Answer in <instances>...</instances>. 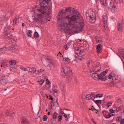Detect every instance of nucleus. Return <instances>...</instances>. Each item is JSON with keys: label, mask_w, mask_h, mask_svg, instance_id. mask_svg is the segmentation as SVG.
<instances>
[{"label": "nucleus", "mask_w": 124, "mask_h": 124, "mask_svg": "<svg viewBox=\"0 0 124 124\" xmlns=\"http://www.w3.org/2000/svg\"><path fill=\"white\" fill-rule=\"evenodd\" d=\"M77 57L78 58V59H79L81 60H82L83 58H84V57L82 56L79 57V56H78V57Z\"/></svg>", "instance_id": "55"}, {"label": "nucleus", "mask_w": 124, "mask_h": 124, "mask_svg": "<svg viewBox=\"0 0 124 124\" xmlns=\"http://www.w3.org/2000/svg\"><path fill=\"white\" fill-rule=\"evenodd\" d=\"M108 71V70L107 69H106L105 71H103V73H105V74H106V73H107Z\"/></svg>", "instance_id": "63"}, {"label": "nucleus", "mask_w": 124, "mask_h": 124, "mask_svg": "<svg viewBox=\"0 0 124 124\" xmlns=\"http://www.w3.org/2000/svg\"><path fill=\"white\" fill-rule=\"evenodd\" d=\"M102 17L103 18V19L102 20H103V22H104V23H105V22H106V20L105 19V18L106 17V16H105L104 17H103V16H102Z\"/></svg>", "instance_id": "50"}, {"label": "nucleus", "mask_w": 124, "mask_h": 124, "mask_svg": "<svg viewBox=\"0 0 124 124\" xmlns=\"http://www.w3.org/2000/svg\"><path fill=\"white\" fill-rule=\"evenodd\" d=\"M27 69L28 72L32 73V74L34 73L36 71V69L34 68H31L30 67H27Z\"/></svg>", "instance_id": "12"}, {"label": "nucleus", "mask_w": 124, "mask_h": 124, "mask_svg": "<svg viewBox=\"0 0 124 124\" xmlns=\"http://www.w3.org/2000/svg\"><path fill=\"white\" fill-rule=\"evenodd\" d=\"M112 76H114V77H115L117 76L116 75V74L115 73H113V74H112Z\"/></svg>", "instance_id": "59"}, {"label": "nucleus", "mask_w": 124, "mask_h": 124, "mask_svg": "<svg viewBox=\"0 0 124 124\" xmlns=\"http://www.w3.org/2000/svg\"><path fill=\"white\" fill-rule=\"evenodd\" d=\"M100 39H101L100 38H98V39L96 40V41L97 43H98L100 42Z\"/></svg>", "instance_id": "57"}, {"label": "nucleus", "mask_w": 124, "mask_h": 124, "mask_svg": "<svg viewBox=\"0 0 124 124\" xmlns=\"http://www.w3.org/2000/svg\"><path fill=\"white\" fill-rule=\"evenodd\" d=\"M48 118L47 116L46 115H44L43 116V120L44 121H46Z\"/></svg>", "instance_id": "33"}, {"label": "nucleus", "mask_w": 124, "mask_h": 124, "mask_svg": "<svg viewBox=\"0 0 124 124\" xmlns=\"http://www.w3.org/2000/svg\"><path fill=\"white\" fill-rule=\"evenodd\" d=\"M15 114V112H13L12 110H9L6 112V116H9L10 117H13Z\"/></svg>", "instance_id": "11"}, {"label": "nucleus", "mask_w": 124, "mask_h": 124, "mask_svg": "<svg viewBox=\"0 0 124 124\" xmlns=\"http://www.w3.org/2000/svg\"><path fill=\"white\" fill-rule=\"evenodd\" d=\"M109 111L110 113H113L114 112V110H113L112 109H111L109 110Z\"/></svg>", "instance_id": "53"}, {"label": "nucleus", "mask_w": 124, "mask_h": 124, "mask_svg": "<svg viewBox=\"0 0 124 124\" xmlns=\"http://www.w3.org/2000/svg\"><path fill=\"white\" fill-rule=\"evenodd\" d=\"M101 44H99L97 46L96 49L98 50L101 49L102 48L101 47Z\"/></svg>", "instance_id": "42"}, {"label": "nucleus", "mask_w": 124, "mask_h": 124, "mask_svg": "<svg viewBox=\"0 0 124 124\" xmlns=\"http://www.w3.org/2000/svg\"><path fill=\"white\" fill-rule=\"evenodd\" d=\"M113 83L111 82L108 83V85L111 87H113L114 85V82Z\"/></svg>", "instance_id": "34"}, {"label": "nucleus", "mask_w": 124, "mask_h": 124, "mask_svg": "<svg viewBox=\"0 0 124 124\" xmlns=\"http://www.w3.org/2000/svg\"><path fill=\"white\" fill-rule=\"evenodd\" d=\"M11 32V28L9 27H5L4 32V34L5 33H10Z\"/></svg>", "instance_id": "16"}, {"label": "nucleus", "mask_w": 124, "mask_h": 124, "mask_svg": "<svg viewBox=\"0 0 124 124\" xmlns=\"http://www.w3.org/2000/svg\"><path fill=\"white\" fill-rule=\"evenodd\" d=\"M82 51H81V52H80L79 53V54H78V56H79V57H81L82 55V54H81V53H82Z\"/></svg>", "instance_id": "60"}, {"label": "nucleus", "mask_w": 124, "mask_h": 124, "mask_svg": "<svg viewBox=\"0 0 124 124\" xmlns=\"http://www.w3.org/2000/svg\"><path fill=\"white\" fill-rule=\"evenodd\" d=\"M92 100L96 104H97L98 103H101L102 101L100 100H94L93 99H92Z\"/></svg>", "instance_id": "26"}, {"label": "nucleus", "mask_w": 124, "mask_h": 124, "mask_svg": "<svg viewBox=\"0 0 124 124\" xmlns=\"http://www.w3.org/2000/svg\"><path fill=\"white\" fill-rule=\"evenodd\" d=\"M34 37L38 38L39 37V35L38 33L36 31H35L34 33Z\"/></svg>", "instance_id": "32"}, {"label": "nucleus", "mask_w": 124, "mask_h": 124, "mask_svg": "<svg viewBox=\"0 0 124 124\" xmlns=\"http://www.w3.org/2000/svg\"><path fill=\"white\" fill-rule=\"evenodd\" d=\"M39 84L40 85H42L44 83V81L43 80H40L38 81Z\"/></svg>", "instance_id": "38"}, {"label": "nucleus", "mask_w": 124, "mask_h": 124, "mask_svg": "<svg viewBox=\"0 0 124 124\" xmlns=\"http://www.w3.org/2000/svg\"><path fill=\"white\" fill-rule=\"evenodd\" d=\"M87 19H89V21L92 23H94L96 20V17L95 13L92 12V13H87L86 14Z\"/></svg>", "instance_id": "6"}, {"label": "nucleus", "mask_w": 124, "mask_h": 124, "mask_svg": "<svg viewBox=\"0 0 124 124\" xmlns=\"http://www.w3.org/2000/svg\"><path fill=\"white\" fill-rule=\"evenodd\" d=\"M41 60L43 64L45 66L49 65L50 63L51 62L50 60L48 57L46 56H42L41 58Z\"/></svg>", "instance_id": "7"}, {"label": "nucleus", "mask_w": 124, "mask_h": 124, "mask_svg": "<svg viewBox=\"0 0 124 124\" xmlns=\"http://www.w3.org/2000/svg\"><path fill=\"white\" fill-rule=\"evenodd\" d=\"M112 104V103L110 101L108 103L107 106L108 107L110 106Z\"/></svg>", "instance_id": "51"}, {"label": "nucleus", "mask_w": 124, "mask_h": 124, "mask_svg": "<svg viewBox=\"0 0 124 124\" xmlns=\"http://www.w3.org/2000/svg\"><path fill=\"white\" fill-rule=\"evenodd\" d=\"M63 116H64L65 117V120L66 121H67L68 120V117H67V115L65 114H64V115H63Z\"/></svg>", "instance_id": "49"}, {"label": "nucleus", "mask_w": 124, "mask_h": 124, "mask_svg": "<svg viewBox=\"0 0 124 124\" xmlns=\"http://www.w3.org/2000/svg\"><path fill=\"white\" fill-rule=\"evenodd\" d=\"M101 68L99 66V63H97L96 65H94L93 70H91L90 72L91 75L95 80H96L98 75V72L101 71Z\"/></svg>", "instance_id": "4"}, {"label": "nucleus", "mask_w": 124, "mask_h": 124, "mask_svg": "<svg viewBox=\"0 0 124 124\" xmlns=\"http://www.w3.org/2000/svg\"><path fill=\"white\" fill-rule=\"evenodd\" d=\"M44 70H43L42 69H40L39 70H38V72H42L43 71H44Z\"/></svg>", "instance_id": "58"}, {"label": "nucleus", "mask_w": 124, "mask_h": 124, "mask_svg": "<svg viewBox=\"0 0 124 124\" xmlns=\"http://www.w3.org/2000/svg\"><path fill=\"white\" fill-rule=\"evenodd\" d=\"M75 50L76 51L75 53L77 54L78 56V55L79 53L80 52H81V50L78 49H75Z\"/></svg>", "instance_id": "30"}, {"label": "nucleus", "mask_w": 124, "mask_h": 124, "mask_svg": "<svg viewBox=\"0 0 124 124\" xmlns=\"http://www.w3.org/2000/svg\"><path fill=\"white\" fill-rule=\"evenodd\" d=\"M80 16L78 12L72 7H67L64 10L61 9L57 16L58 23L60 25L59 30L63 33L69 35L73 34L74 29L82 31L84 27V20L81 19L79 24L77 22Z\"/></svg>", "instance_id": "1"}, {"label": "nucleus", "mask_w": 124, "mask_h": 124, "mask_svg": "<svg viewBox=\"0 0 124 124\" xmlns=\"http://www.w3.org/2000/svg\"><path fill=\"white\" fill-rule=\"evenodd\" d=\"M116 101L118 103H121L122 101V99H119L117 100H116Z\"/></svg>", "instance_id": "43"}, {"label": "nucleus", "mask_w": 124, "mask_h": 124, "mask_svg": "<svg viewBox=\"0 0 124 124\" xmlns=\"http://www.w3.org/2000/svg\"><path fill=\"white\" fill-rule=\"evenodd\" d=\"M113 116V114L112 113H109V114L107 115H106L105 116V118H109L111 116Z\"/></svg>", "instance_id": "29"}, {"label": "nucleus", "mask_w": 124, "mask_h": 124, "mask_svg": "<svg viewBox=\"0 0 124 124\" xmlns=\"http://www.w3.org/2000/svg\"><path fill=\"white\" fill-rule=\"evenodd\" d=\"M10 39L13 42L15 43V42H16V39L15 38H14L13 37L11 39Z\"/></svg>", "instance_id": "37"}, {"label": "nucleus", "mask_w": 124, "mask_h": 124, "mask_svg": "<svg viewBox=\"0 0 124 124\" xmlns=\"http://www.w3.org/2000/svg\"><path fill=\"white\" fill-rule=\"evenodd\" d=\"M10 64L12 65H15L16 64V60H12L10 61L8 60Z\"/></svg>", "instance_id": "18"}, {"label": "nucleus", "mask_w": 124, "mask_h": 124, "mask_svg": "<svg viewBox=\"0 0 124 124\" xmlns=\"http://www.w3.org/2000/svg\"><path fill=\"white\" fill-rule=\"evenodd\" d=\"M81 54H82L81 56H82L83 57L85 55V52L83 51H82Z\"/></svg>", "instance_id": "47"}, {"label": "nucleus", "mask_w": 124, "mask_h": 124, "mask_svg": "<svg viewBox=\"0 0 124 124\" xmlns=\"http://www.w3.org/2000/svg\"><path fill=\"white\" fill-rule=\"evenodd\" d=\"M97 79L101 80V81H105L107 80V77L105 76H101V75H98Z\"/></svg>", "instance_id": "13"}, {"label": "nucleus", "mask_w": 124, "mask_h": 124, "mask_svg": "<svg viewBox=\"0 0 124 124\" xmlns=\"http://www.w3.org/2000/svg\"><path fill=\"white\" fill-rule=\"evenodd\" d=\"M40 3V5L38 6L36 9L35 10H34L35 12L37 11L38 12L37 15H39V14L42 17H44L45 18H49V16H51V11L50 9L48 10V12L47 13L46 12V8L44 6L46 4H49V2L51 1V0H39Z\"/></svg>", "instance_id": "2"}, {"label": "nucleus", "mask_w": 124, "mask_h": 124, "mask_svg": "<svg viewBox=\"0 0 124 124\" xmlns=\"http://www.w3.org/2000/svg\"><path fill=\"white\" fill-rule=\"evenodd\" d=\"M99 95H100V94H96V97L97 98L98 97H99V98H101V97H102L103 95L102 94H101V96H99Z\"/></svg>", "instance_id": "45"}, {"label": "nucleus", "mask_w": 124, "mask_h": 124, "mask_svg": "<svg viewBox=\"0 0 124 124\" xmlns=\"http://www.w3.org/2000/svg\"><path fill=\"white\" fill-rule=\"evenodd\" d=\"M52 90H53V92L54 93H57V90L56 89H53Z\"/></svg>", "instance_id": "54"}, {"label": "nucleus", "mask_w": 124, "mask_h": 124, "mask_svg": "<svg viewBox=\"0 0 124 124\" xmlns=\"http://www.w3.org/2000/svg\"><path fill=\"white\" fill-rule=\"evenodd\" d=\"M100 2L104 6H106L107 4L106 3V0H99Z\"/></svg>", "instance_id": "23"}, {"label": "nucleus", "mask_w": 124, "mask_h": 124, "mask_svg": "<svg viewBox=\"0 0 124 124\" xmlns=\"http://www.w3.org/2000/svg\"><path fill=\"white\" fill-rule=\"evenodd\" d=\"M114 76H112V74H110L108 76V78L109 79H112L113 81L114 82V80H113V78H114Z\"/></svg>", "instance_id": "22"}, {"label": "nucleus", "mask_w": 124, "mask_h": 124, "mask_svg": "<svg viewBox=\"0 0 124 124\" xmlns=\"http://www.w3.org/2000/svg\"><path fill=\"white\" fill-rule=\"evenodd\" d=\"M97 52L98 53H100L101 52V49H98V50L97 49Z\"/></svg>", "instance_id": "48"}, {"label": "nucleus", "mask_w": 124, "mask_h": 124, "mask_svg": "<svg viewBox=\"0 0 124 124\" xmlns=\"http://www.w3.org/2000/svg\"><path fill=\"white\" fill-rule=\"evenodd\" d=\"M50 67V69L52 70H53L55 68L54 65L51 62L49 64V65Z\"/></svg>", "instance_id": "21"}, {"label": "nucleus", "mask_w": 124, "mask_h": 124, "mask_svg": "<svg viewBox=\"0 0 124 124\" xmlns=\"http://www.w3.org/2000/svg\"><path fill=\"white\" fill-rule=\"evenodd\" d=\"M32 33V31L31 30H29L28 31V33L27 34V36L31 37V36L32 35L31 34Z\"/></svg>", "instance_id": "31"}, {"label": "nucleus", "mask_w": 124, "mask_h": 124, "mask_svg": "<svg viewBox=\"0 0 124 124\" xmlns=\"http://www.w3.org/2000/svg\"><path fill=\"white\" fill-rule=\"evenodd\" d=\"M46 84L48 85H49L50 84L49 81L48 79L46 80Z\"/></svg>", "instance_id": "52"}, {"label": "nucleus", "mask_w": 124, "mask_h": 124, "mask_svg": "<svg viewBox=\"0 0 124 124\" xmlns=\"http://www.w3.org/2000/svg\"><path fill=\"white\" fill-rule=\"evenodd\" d=\"M106 75L105 73H103V72H102L100 74L98 75H101V76H105Z\"/></svg>", "instance_id": "56"}, {"label": "nucleus", "mask_w": 124, "mask_h": 124, "mask_svg": "<svg viewBox=\"0 0 124 124\" xmlns=\"http://www.w3.org/2000/svg\"><path fill=\"white\" fill-rule=\"evenodd\" d=\"M21 69H22L24 71H26L27 70V68H24L23 67H22L20 68Z\"/></svg>", "instance_id": "46"}, {"label": "nucleus", "mask_w": 124, "mask_h": 124, "mask_svg": "<svg viewBox=\"0 0 124 124\" xmlns=\"http://www.w3.org/2000/svg\"><path fill=\"white\" fill-rule=\"evenodd\" d=\"M21 124H30L28 121L24 116L21 117Z\"/></svg>", "instance_id": "10"}, {"label": "nucleus", "mask_w": 124, "mask_h": 124, "mask_svg": "<svg viewBox=\"0 0 124 124\" xmlns=\"http://www.w3.org/2000/svg\"><path fill=\"white\" fill-rule=\"evenodd\" d=\"M8 83V81L6 76H0V84L5 85Z\"/></svg>", "instance_id": "8"}, {"label": "nucleus", "mask_w": 124, "mask_h": 124, "mask_svg": "<svg viewBox=\"0 0 124 124\" xmlns=\"http://www.w3.org/2000/svg\"><path fill=\"white\" fill-rule=\"evenodd\" d=\"M62 116L60 115L57 118L58 119V120L59 121H60L62 120Z\"/></svg>", "instance_id": "40"}, {"label": "nucleus", "mask_w": 124, "mask_h": 124, "mask_svg": "<svg viewBox=\"0 0 124 124\" xmlns=\"http://www.w3.org/2000/svg\"><path fill=\"white\" fill-rule=\"evenodd\" d=\"M124 2V0H115L113 3L117 4L118 3H121Z\"/></svg>", "instance_id": "20"}, {"label": "nucleus", "mask_w": 124, "mask_h": 124, "mask_svg": "<svg viewBox=\"0 0 124 124\" xmlns=\"http://www.w3.org/2000/svg\"><path fill=\"white\" fill-rule=\"evenodd\" d=\"M58 99H57L56 102H55L54 103L53 106H55L56 107H57L58 106Z\"/></svg>", "instance_id": "27"}, {"label": "nucleus", "mask_w": 124, "mask_h": 124, "mask_svg": "<svg viewBox=\"0 0 124 124\" xmlns=\"http://www.w3.org/2000/svg\"><path fill=\"white\" fill-rule=\"evenodd\" d=\"M121 116H118L117 117V118H116V120L117 122H119V121H121L122 120V119H121Z\"/></svg>", "instance_id": "44"}, {"label": "nucleus", "mask_w": 124, "mask_h": 124, "mask_svg": "<svg viewBox=\"0 0 124 124\" xmlns=\"http://www.w3.org/2000/svg\"><path fill=\"white\" fill-rule=\"evenodd\" d=\"M17 47V46L15 44H14L10 46H6L4 47L3 48H2L1 49H2L3 51H6L7 50H14Z\"/></svg>", "instance_id": "9"}, {"label": "nucleus", "mask_w": 124, "mask_h": 124, "mask_svg": "<svg viewBox=\"0 0 124 124\" xmlns=\"http://www.w3.org/2000/svg\"><path fill=\"white\" fill-rule=\"evenodd\" d=\"M121 53H122V54H120L122 57H123L124 56L123 55H124V51H123Z\"/></svg>", "instance_id": "61"}, {"label": "nucleus", "mask_w": 124, "mask_h": 124, "mask_svg": "<svg viewBox=\"0 0 124 124\" xmlns=\"http://www.w3.org/2000/svg\"><path fill=\"white\" fill-rule=\"evenodd\" d=\"M108 112V113H109L106 110H103L102 111V114L103 115V116H104L105 117V116H106V115L105 114H106V113Z\"/></svg>", "instance_id": "35"}, {"label": "nucleus", "mask_w": 124, "mask_h": 124, "mask_svg": "<svg viewBox=\"0 0 124 124\" xmlns=\"http://www.w3.org/2000/svg\"><path fill=\"white\" fill-rule=\"evenodd\" d=\"M18 18L17 17L16 18V17H15V19L13 20V22L15 23V24H16V23H17Z\"/></svg>", "instance_id": "41"}, {"label": "nucleus", "mask_w": 124, "mask_h": 124, "mask_svg": "<svg viewBox=\"0 0 124 124\" xmlns=\"http://www.w3.org/2000/svg\"><path fill=\"white\" fill-rule=\"evenodd\" d=\"M112 3L111 2H110L109 5L110 7H111V8H110L111 11L112 12H114L116 9V7L115 6V4H114V3H113V5H112Z\"/></svg>", "instance_id": "14"}, {"label": "nucleus", "mask_w": 124, "mask_h": 124, "mask_svg": "<svg viewBox=\"0 0 124 124\" xmlns=\"http://www.w3.org/2000/svg\"><path fill=\"white\" fill-rule=\"evenodd\" d=\"M37 18L35 17L33 19V22L34 23H39L40 22L41 23H47V18H45L44 17H42L39 14V15H37Z\"/></svg>", "instance_id": "5"}, {"label": "nucleus", "mask_w": 124, "mask_h": 124, "mask_svg": "<svg viewBox=\"0 0 124 124\" xmlns=\"http://www.w3.org/2000/svg\"><path fill=\"white\" fill-rule=\"evenodd\" d=\"M114 82V83L116 84V86L118 88L122 86V84L121 82L120 83H119L118 84V82H117L116 81H115Z\"/></svg>", "instance_id": "24"}, {"label": "nucleus", "mask_w": 124, "mask_h": 124, "mask_svg": "<svg viewBox=\"0 0 124 124\" xmlns=\"http://www.w3.org/2000/svg\"><path fill=\"white\" fill-rule=\"evenodd\" d=\"M121 108L120 107L117 108L116 109V112H118L119 110H121Z\"/></svg>", "instance_id": "36"}, {"label": "nucleus", "mask_w": 124, "mask_h": 124, "mask_svg": "<svg viewBox=\"0 0 124 124\" xmlns=\"http://www.w3.org/2000/svg\"><path fill=\"white\" fill-rule=\"evenodd\" d=\"M92 98V97H91V95L90 94H87L86 96V99L87 100L91 99Z\"/></svg>", "instance_id": "28"}, {"label": "nucleus", "mask_w": 124, "mask_h": 124, "mask_svg": "<svg viewBox=\"0 0 124 124\" xmlns=\"http://www.w3.org/2000/svg\"><path fill=\"white\" fill-rule=\"evenodd\" d=\"M113 80H114V81L117 80V81H116L118 82V84L119 83H120L121 82L120 78L118 77V75L116 77H114V78H113Z\"/></svg>", "instance_id": "19"}, {"label": "nucleus", "mask_w": 124, "mask_h": 124, "mask_svg": "<svg viewBox=\"0 0 124 124\" xmlns=\"http://www.w3.org/2000/svg\"><path fill=\"white\" fill-rule=\"evenodd\" d=\"M5 36L4 37L6 38H8V39H10L13 38L12 35L10 33H5Z\"/></svg>", "instance_id": "17"}, {"label": "nucleus", "mask_w": 124, "mask_h": 124, "mask_svg": "<svg viewBox=\"0 0 124 124\" xmlns=\"http://www.w3.org/2000/svg\"><path fill=\"white\" fill-rule=\"evenodd\" d=\"M61 74L62 77L65 76V78H66L67 82L70 81L72 76V71L71 70L68 71V68L66 64L63 65L61 69Z\"/></svg>", "instance_id": "3"}, {"label": "nucleus", "mask_w": 124, "mask_h": 124, "mask_svg": "<svg viewBox=\"0 0 124 124\" xmlns=\"http://www.w3.org/2000/svg\"><path fill=\"white\" fill-rule=\"evenodd\" d=\"M63 60L64 61H67V62L69 63L70 62V60L69 58H64Z\"/></svg>", "instance_id": "39"}, {"label": "nucleus", "mask_w": 124, "mask_h": 124, "mask_svg": "<svg viewBox=\"0 0 124 124\" xmlns=\"http://www.w3.org/2000/svg\"><path fill=\"white\" fill-rule=\"evenodd\" d=\"M58 114L56 112H54L53 115V118L54 119H56L57 118Z\"/></svg>", "instance_id": "25"}, {"label": "nucleus", "mask_w": 124, "mask_h": 124, "mask_svg": "<svg viewBox=\"0 0 124 124\" xmlns=\"http://www.w3.org/2000/svg\"><path fill=\"white\" fill-rule=\"evenodd\" d=\"M123 51V50L122 49H120L119 51V52L120 53V54H122V53H121Z\"/></svg>", "instance_id": "62"}, {"label": "nucleus", "mask_w": 124, "mask_h": 124, "mask_svg": "<svg viewBox=\"0 0 124 124\" xmlns=\"http://www.w3.org/2000/svg\"><path fill=\"white\" fill-rule=\"evenodd\" d=\"M90 95H91V96H92V97L94 98V99H95V98L94 95V94H93L92 93H91Z\"/></svg>", "instance_id": "64"}, {"label": "nucleus", "mask_w": 124, "mask_h": 124, "mask_svg": "<svg viewBox=\"0 0 124 124\" xmlns=\"http://www.w3.org/2000/svg\"><path fill=\"white\" fill-rule=\"evenodd\" d=\"M124 24V21L122 20L120 23H119L118 25V29L119 31L121 30H122L123 26V24Z\"/></svg>", "instance_id": "15"}]
</instances>
